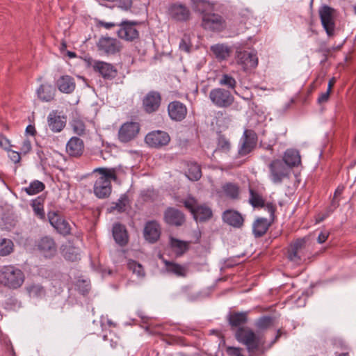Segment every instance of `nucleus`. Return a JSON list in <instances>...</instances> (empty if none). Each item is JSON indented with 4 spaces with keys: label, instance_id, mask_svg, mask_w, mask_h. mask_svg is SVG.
Segmentation results:
<instances>
[{
    "label": "nucleus",
    "instance_id": "nucleus-7",
    "mask_svg": "<svg viewBox=\"0 0 356 356\" xmlns=\"http://www.w3.org/2000/svg\"><path fill=\"white\" fill-rule=\"evenodd\" d=\"M209 97L211 102L219 108H227L233 104L234 100L229 90L221 88L212 89Z\"/></svg>",
    "mask_w": 356,
    "mask_h": 356
},
{
    "label": "nucleus",
    "instance_id": "nucleus-45",
    "mask_svg": "<svg viewBox=\"0 0 356 356\" xmlns=\"http://www.w3.org/2000/svg\"><path fill=\"white\" fill-rule=\"evenodd\" d=\"M219 84L226 86L229 89H234L236 86V81L230 74H223L219 79Z\"/></svg>",
    "mask_w": 356,
    "mask_h": 356
},
{
    "label": "nucleus",
    "instance_id": "nucleus-18",
    "mask_svg": "<svg viewBox=\"0 0 356 356\" xmlns=\"http://www.w3.org/2000/svg\"><path fill=\"white\" fill-rule=\"evenodd\" d=\"M36 247L40 253L45 257L51 258L57 252V245L54 238L50 236H43L40 238Z\"/></svg>",
    "mask_w": 356,
    "mask_h": 356
},
{
    "label": "nucleus",
    "instance_id": "nucleus-57",
    "mask_svg": "<svg viewBox=\"0 0 356 356\" xmlns=\"http://www.w3.org/2000/svg\"><path fill=\"white\" fill-rule=\"evenodd\" d=\"M190 45L185 38H182L179 43V49L186 52L190 51Z\"/></svg>",
    "mask_w": 356,
    "mask_h": 356
},
{
    "label": "nucleus",
    "instance_id": "nucleus-28",
    "mask_svg": "<svg viewBox=\"0 0 356 356\" xmlns=\"http://www.w3.org/2000/svg\"><path fill=\"white\" fill-rule=\"evenodd\" d=\"M113 236L117 243L123 246L128 242L127 232L124 225L116 223L113 227Z\"/></svg>",
    "mask_w": 356,
    "mask_h": 356
},
{
    "label": "nucleus",
    "instance_id": "nucleus-56",
    "mask_svg": "<svg viewBox=\"0 0 356 356\" xmlns=\"http://www.w3.org/2000/svg\"><path fill=\"white\" fill-rule=\"evenodd\" d=\"M266 211H268V212L270 213V216L272 218H273L274 217V213H275V211L276 210V207L275 204H273V203H267V204H264V207Z\"/></svg>",
    "mask_w": 356,
    "mask_h": 356
},
{
    "label": "nucleus",
    "instance_id": "nucleus-27",
    "mask_svg": "<svg viewBox=\"0 0 356 356\" xmlns=\"http://www.w3.org/2000/svg\"><path fill=\"white\" fill-rule=\"evenodd\" d=\"M58 90L66 94H70L75 90L76 83L74 78L68 75L60 76L56 81Z\"/></svg>",
    "mask_w": 356,
    "mask_h": 356
},
{
    "label": "nucleus",
    "instance_id": "nucleus-12",
    "mask_svg": "<svg viewBox=\"0 0 356 356\" xmlns=\"http://www.w3.org/2000/svg\"><path fill=\"white\" fill-rule=\"evenodd\" d=\"M145 141L148 146L160 149L169 144L170 137L167 132L156 130L148 133L145 138Z\"/></svg>",
    "mask_w": 356,
    "mask_h": 356
},
{
    "label": "nucleus",
    "instance_id": "nucleus-40",
    "mask_svg": "<svg viewBox=\"0 0 356 356\" xmlns=\"http://www.w3.org/2000/svg\"><path fill=\"white\" fill-rule=\"evenodd\" d=\"M210 7V3L207 0H195L193 1V10L195 12L201 14L202 17L205 14L210 13V12H208Z\"/></svg>",
    "mask_w": 356,
    "mask_h": 356
},
{
    "label": "nucleus",
    "instance_id": "nucleus-5",
    "mask_svg": "<svg viewBox=\"0 0 356 356\" xmlns=\"http://www.w3.org/2000/svg\"><path fill=\"white\" fill-rule=\"evenodd\" d=\"M321 24L327 36L332 38L335 35V10L329 6L324 5L318 10Z\"/></svg>",
    "mask_w": 356,
    "mask_h": 356
},
{
    "label": "nucleus",
    "instance_id": "nucleus-49",
    "mask_svg": "<svg viewBox=\"0 0 356 356\" xmlns=\"http://www.w3.org/2000/svg\"><path fill=\"white\" fill-rule=\"evenodd\" d=\"M271 324V318L268 316H264L260 318L256 323L257 327L260 329H266Z\"/></svg>",
    "mask_w": 356,
    "mask_h": 356
},
{
    "label": "nucleus",
    "instance_id": "nucleus-25",
    "mask_svg": "<svg viewBox=\"0 0 356 356\" xmlns=\"http://www.w3.org/2000/svg\"><path fill=\"white\" fill-rule=\"evenodd\" d=\"M84 150L83 141L78 137H72L66 145V152L73 157H79L82 155Z\"/></svg>",
    "mask_w": 356,
    "mask_h": 356
},
{
    "label": "nucleus",
    "instance_id": "nucleus-16",
    "mask_svg": "<svg viewBox=\"0 0 356 356\" xmlns=\"http://www.w3.org/2000/svg\"><path fill=\"white\" fill-rule=\"evenodd\" d=\"M98 50L104 54H115L120 51L121 46L120 42L113 38L102 37L97 42Z\"/></svg>",
    "mask_w": 356,
    "mask_h": 356
},
{
    "label": "nucleus",
    "instance_id": "nucleus-10",
    "mask_svg": "<svg viewBox=\"0 0 356 356\" xmlns=\"http://www.w3.org/2000/svg\"><path fill=\"white\" fill-rule=\"evenodd\" d=\"M307 241L305 238H298L291 244L288 249V258L290 261L299 264L307 255Z\"/></svg>",
    "mask_w": 356,
    "mask_h": 356
},
{
    "label": "nucleus",
    "instance_id": "nucleus-44",
    "mask_svg": "<svg viewBox=\"0 0 356 356\" xmlns=\"http://www.w3.org/2000/svg\"><path fill=\"white\" fill-rule=\"evenodd\" d=\"M13 250V243L11 240L3 238L0 240V255L6 256Z\"/></svg>",
    "mask_w": 356,
    "mask_h": 356
},
{
    "label": "nucleus",
    "instance_id": "nucleus-60",
    "mask_svg": "<svg viewBox=\"0 0 356 356\" xmlns=\"http://www.w3.org/2000/svg\"><path fill=\"white\" fill-rule=\"evenodd\" d=\"M99 25L102 26H104L106 29H111V28H112V27L115 26V24H113V23H111V22H99Z\"/></svg>",
    "mask_w": 356,
    "mask_h": 356
},
{
    "label": "nucleus",
    "instance_id": "nucleus-48",
    "mask_svg": "<svg viewBox=\"0 0 356 356\" xmlns=\"http://www.w3.org/2000/svg\"><path fill=\"white\" fill-rule=\"evenodd\" d=\"M72 126L75 134L79 136L84 134L86 127L82 121L74 120L72 122Z\"/></svg>",
    "mask_w": 356,
    "mask_h": 356
},
{
    "label": "nucleus",
    "instance_id": "nucleus-23",
    "mask_svg": "<svg viewBox=\"0 0 356 356\" xmlns=\"http://www.w3.org/2000/svg\"><path fill=\"white\" fill-rule=\"evenodd\" d=\"M47 124L54 133L60 132L66 124V118L59 115L56 111H52L47 116Z\"/></svg>",
    "mask_w": 356,
    "mask_h": 356
},
{
    "label": "nucleus",
    "instance_id": "nucleus-43",
    "mask_svg": "<svg viewBox=\"0 0 356 356\" xmlns=\"http://www.w3.org/2000/svg\"><path fill=\"white\" fill-rule=\"evenodd\" d=\"M43 202L44 200L40 197H38L35 200H33L31 202V207L35 214L41 219L44 218Z\"/></svg>",
    "mask_w": 356,
    "mask_h": 356
},
{
    "label": "nucleus",
    "instance_id": "nucleus-54",
    "mask_svg": "<svg viewBox=\"0 0 356 356\" xmlns=\"http://www.w3.org/2000/svg\"><path fill=\"white\" fill-rule=\"evenodd\" d=\"M227 354L230 356H243L238 348L229 347L227 348Z\"/></svg>",
    "mask_w": 356,
    "mask_h": 356
},
{
    "label": "nucleus",
    "instance_id": "nucleus-50",
    "mask_svg": "<svg viewBox=\"0 0 356 356\" xmlns=\"http://www.w3.org/2000/svg\"><path fill=\"white\" fill-rule=\"evenodd\" d=\"M218 148L223 152H228L230 148L229 141L224 136H220L218 138Z\"/></svg>",
    "mask_w": 356,
    "mask_h": 356
},
{
    "label": "nucleus",
    "instance_id": "nucleus-9",
    "mask_svg": "<svg viewBox=\"0 0 356 356\" xmlns=\"http://www.w3.org/2000/svg\"><path fill=\"white\" fill-rule=\"evenodd\" d=\"M202 26L206 30L220 32L226 29L227 24L221 15L210 13L202 17Z\"/></svg>",
    "mask_w": 356,
    "mask_h": 356
},
{
    "label": "nucleus",
    "instance_id": "nucleus-51",
    "mask_svg": "<svg viewBox=\"0 0 356 356\" xmlns=\"http://www.w3.org/2000/svg\"><path fill=\"white\" fill-rule=\"evenodd\" d=\"M31 149V143L29 139H24L20 147L21 152L24 154L29 153Z\"/></svg>",
    "mask_w": 356,
    "mask_h": 356
},
{
    "label": "nucleus",
    "instance_id": "nucleus-3",
    "mask_svg": "<svg viewBox=\"0 0 356 356\" xmlns=\"http://www.w3.org/2000/svg\"><path fill=\"white\" fill-rule=\"evenodd\" d=\"M236 339L245 345L249 353L257 350L261 344V337L249 327H238L235 333Z\"/></svg>",
    "mask_w": 356,
    "mask_h": 356
},
{
    "label": "nucleus",
    "instance_id": "nucleus-21",
    "mask_svg": "<svg viewBox=\"0 0 356 356\" xmlns=\"http://www.w3.org/2000/svg\"><path fill=\"white\" fill-rule=\"evenodd\" d=\"M222 219L226 224L240 229L243 226L244 218L241 213L236 210L227 209L222 213Z\"/></svg>",
    "mask_w": 356,
    "mask_h": 356
},
{
    "label": "nucleus",
    "instance_id": "nucleus-1",
    "mask_svg": "<svg viewBox=\"0 0 356 356\" xmlns=\"http://www.w3.org/2000/svg\"><path fill=\"white\" fill-rule=\"evenodd\" d=\"M120 170L118 168H97L93 172H98L100 177L95 181L94 184V193L99 198H105L109 196L111 193V183L113 180L117 182L118 175Z\"/></svg>",
    "mask_w": 356,
    "mask_h": 356
},
{
    "label": "nucleus",
    "instance_id": "nucleus-33",
    "mask_svg": "<svg viewBox=\"0 0 356 356\" xmlns=\"http://www.w3.org/2000/svg\"><path fill=\"white\" fill-rule=\"evenodd\" d=\"M165 270L168 273L175 275L177 277H186L187 268L180 264L163 259Z\"/></svg>",
    "mask_w": 356,
    "mask_h": 356
},
{
    "label": "nucleus",
    "instance_id": "nucleus-20",
    "mask_svg": "<svg viewBox=\"0 0 356 356\" xmlns=\"http://www.w3.org/2000/svg\"><path fill=\"white\" fill-rule=\"evenodd\" d=\"M170 16L175 20L179 22L188 21L191 17V11L184 4L175 3L168 9Z\"/></svg>",
    "mask_w": 356,
    "mask_h": 356
},
{
    "label": "nucleus",
    "instance_id": "nucleus-29",
    "mask_svg": "<svg viewBox=\"0 0 356 356\" xmlns=\"http://www.w3.org/2000/svg\"><path fill=\"white\" fill-rule=\"evenodd\" d=\"M270 222L265 218H258L255 220L252 225V232L255 237H261L264 236L269 227Z\"/></svg>",
    "mask_w": 356,
    "mask_h": 356
},
{
    "label": "nucleus",
    "instance_id": "nucleus-11",
    "mask_svg": "<svg viewBox=\"0 0 356 356\" xmlns=\"http://www.w3.org/2000/svg\"><path fill=\"white\" fill-rule=\"evenodd\" d=\"M236 59V63L243 71L251 70L258 65V58L254 51H237Z\"/></svg>",
    "mask_w": 356,
    "mask_h": 356
},
{
    "label": "nucleus",
    "instance_id": "nucleus-31",
    "mask_svg": "<svg viewBox=\"0 0 356 356\" xmlns=\"http://www.w3.org/2000/svg\"><path fill=\"white\" fill-rule=\"evenodd\" d=\"M55 89L51 85L42 84L37 90L38 97L43 102H50L54 97Z\"/></svg>",
    "mask_w": 356,
    "mask_h": 356
},
{
    "label": "nucleus",
    "instance_id": "nucleus-39",
    "mask_svg": "<svg viewBox=\"0 0 356 356\" xmlns=\"http://www.w3.org/2000/svg\"><path fill=\"white\" fill-rule=\"evenodd\" d=\"M249 202L253 207H264V200L258 192L251 188L249 189Z\"/></svg>",
    "mask_w": 356,
    "mask_h": 356
},
{
    "label": "nucleus",
    "instance_id": "nucleus-34",
    "mask_svg": "<svg viewBox=\"0 0 356 356\" xmlns=\"http://www.w3.org/2000/svg\"><path fill=\"white\" fill-rule=\"evenodd\" d=\"M248 321V312H232L228 316V321L232 327L243 325Z\"/></svg>",
    "mask_w": 356,
    "mask_h": 356
},
{
    "label": "nucleus",
    "instance_id": "nucleus-58",
    "mask_svg": "<svg viewBox=\"0 0 356 356\" xmlns=\"http://www.w3.org/2000/svg\"><path fill=\"white\" fill-rule=\"evenodd\" d=\"M329 234L327 232H321L317 238V241L318 243H324L328 238Z\"/></svg>",
    "mask_w": 356,
    "mask_h": 356
},
{
    "label": "nucleus",
    "instance_id": "nucleus-41",
    "mask_svg": "<svg viewBox=\"0 0 356 356\" xmlns=\"http://www.w3.org/2000/svg\"><path fill=\"white\" fill-rule=\"evenodd\" d=\"M170 245L177 255H181L188 250L187 243L174 238H170Z\"/></svg>",
    "mask_w": 356,
    "mask_h": 356
},
{
    "label": "nucleus",
    "instance_id": "nucleus-53",
    "mask_svg": "<svg viewBox=\"0 0 356 356\" xmlns=\"http://www.w3.org/2000/svg\"><path fill=\"white\" fill-rule=\"evenodd\" d=\"M330 95V92L329 91H326L325 92L321 93L317 99V102L319 104L327 102L329 99Z\"/></svg>",
    "mask_w": 356,
    "mask_h": 356
},
{
    "label": "nucleus",
    "instance_id": "nucleus-8",
    "mask_svg": "<svg viewBox=\"0 0 356 356\" xmlns=\"http://www.w3.org/2000/svg\"><path fill=\"white\" fill-rule=\"evenodd\" d=\"M268 168L270 179L275 184H281L284 179L289 177V169L282 160L272 161L268 165Z\"/></svg>",
    "mask_w": 356,
    "mask_h": 356
},
{
    "label": "nucleus",
    "instance_id": "nucleus-17",
    "mask_svg": "<svg viewBox=\"0 0 356 356\" xmlns=\"http://www.w3.org/2000/svg\"><path fill=\"white\" fill-rule=\"evenodd\" d=\"M161 102V94L154 90L149 91L143 99V106L147 113L157 111Z\"/></svg>",
    "mask_w": 356,
    "mask_h": 356
},
{
    "label": "nucleus",
    "instance_id": "nucleus-64",
    "mask_svg": "<svg viewBox=\"0 0 356 356\" xmlns=\"http://www.w3.org/2000/svg\"><path fill=\"white\" fill-rule=\"evenodd\" d=\"M261 145L262 147H264L266 149L272 150V147H273L272 144H267V145H266L265 143L263 140H261Z\"/></svg>",
    "mask_w": 356,
    "mask_h": 356
},
{
    "label": "nucleus",
    "instance_id": "nucleus-38",
    "mask_svg": "<svg viewBox=\"0 0 356 356\" xmlns=\"http://www.w3.org/2000/svg\"><path fill=\"white\" fill-rule=\"evenodd\" d=\"M222 191L226 196L231 199H237L239 196V187L236 184L226 183L222 186Z\"/></svg>",
    "mask_w": 356,
    "mask_h": 356
},
{
    "label": "nucleus",
    "instance_id": "nucleus-55",
    "mask_svg": "<svg viewBox=\"0 0 356 356\" xmlns=\"http://www.w3.org/2000/svg\"><path fill=\"white\" fill-rule=\"evenodd\" d=\"M9 157L15 163H19L21 159L20 154L15 151L10 152Z\"/></svg>",
    "mask_w": 356,
    "mask_h": 356
},
{
    "label": "nucleus",
    "instance_id": "nucleus-59",
    "mask_svg": "<svg viewBox=\"0 0 356 356\" xmlns=\"http://www.w3.org/2000/svg\"><path fill=\"white\" fill-rule=\"evenodd\" d=\"M26 132L31 136H34L36 132L35 127L33 125H28L26 128Z\"/></svg>",
    "mask_w": 356,
    "mask_h": 356
},
{
    "label": "nucleus",
    "instance_id": "nucleus-24",
    "mask_svg": "<svg viewBox=\"0 0 356 356\" xmlns=\"http://www.w3.org/2000/svg\"><path fill=\"white\" fill-rule=\"evenodd\" d=\"M161 228L159 223L155 221H149L144 229V236L150 243L156 242L160 237Z\"/></svg>",
    "mask_w": 356,
    "mask_h": 356
},
{
    "label": "nucleus",
    "instance_id": "nucleus-6",
    "mask_svg": "<svg viewBox=\"0 0 356 356\" xmlns=\"http://www.w3.org/2000/svg\"><path fill=\"white\" fill-rule=\"evenodd\" d=\"M87 65L89 67L99 73L104 79L111 80L118 74V70L114 65L111 63L88 58L86 60Z\"/></svg>",
    "mask_w": 356,
    "mask_h": 356
},
{
    "label": "nucleus",
    "instance_id": "nucleus-26",
    "mask_svg": "<svg viewBox=\"0 0 356 356\" xmlns=\"http://www.w3.org/2000/svg\"><path fill=\"white\" fill-rule=\"evenodd\" d=\"M165 221L171 225L180 226L184 220V214L179 210L174 208H168L164 213Z\"/></svg>",
    "mask_w": 356,
    "mask_h": 356
},
{
    "label": "nucleus",
    "instance_id": "nucleus-42",
    "mask_svg": "<svg viewBox=\"0 0 356 356\" xmlns=\"http://www.w3.org/2000/svg\"><path fill=\"white\" fill-rule=\"evenodd\" d=\"M44 184L38 180L32 181L28 187L24 188L23 190L29 195H35L44 189Z\"/></svg>",
    "mask_w": 356,
    "mask_h": 356
},
{
    "label": "nucleus",
    "instance_id": "nucleus-61",
    "mask_svg": "<svg viewBox=\"0 0 356 356\" xmlns=\"http://www.w3.org/2000/svg\"><path fill=\"white\" fill-rule=\"evenodd\" d=\"M339 205V201L337 200V197H333L332 202H331V207L332 208V210L337 208Z\"/></svg>",
    "mask_w": 356,
    "mask_h": 356
},
{
    "label": "nucleus",
    "instance_id": "nucleus-35",
    "mask_svg": "<svg viewBox=\"0 0 356 356\" xmlns=\"http://www.w3.org/2000/svg\"><path fill=\"white\" fill-rule=\"evenodd\" d=\"M211 51L218 60H222L227 58L230 55V49L223 44H217L211 47Z\"/></svg>",
    "mask_w": 356,
    "mask_h": 356
},
{
    "label": "nucleus",
    "instance_id": "nucleus-46",
    "mask_svg": "<svg viewBox=\"0 0 356 356\" xmlns=\"http://www.w3.org/2000/svg\"><path fill=\"white\" fill-rule=\"evenodd\" d=\"M128 268L133 272V273L136 274L138 277H144L145 271L143 267L141 264L138 262L130 260L127 264Z\"/></svg>",
    "mask_w": 356,
    "mask_h": 356
},
{
    "label": "nucleus",
    "instance_id": "nucleus-36",
    "mask_svg": "<svg viewBox=\"0 0 356 356\" xmlns=\"http://www.w3.org/2000/svg\"><path fill=\"white\" fill-rule=\"evenodd\" d=\"M25 289L31 298H41L46 294L44 288L38 283L29 284L26 286Z\"/></svg>",
    "mask_w": 356,
    "mask_h": 356
},
{
    "label": "nucleus",
    "instance_id": "nucleus-32",
    "mask_svg": "<svg viewBox=\"0 0 356 356\" xmlns=\"http://www.w3.org/2000/svg\"><path fill=\"white\" fill-rule=\"evenodd\" d=\"M283 162L287 167L298 165L301 162L299 152L296 149H287L284 153Z\"/></svg>",
    "mask_w": 356,
    "mask_h": 356
},
{
    "label": "nucleus",
    "instance_id": "nucleus-63",
    "mask_svg": "<svg viewBox=\"0 0 356 356\" xmlns=\"http://www.w3.org/2000/svg\"><path fill=\"white\" fill-rule=\"evenodd\" d=\"M335 82V80L334 79H332L331 80H330L329 83H328V86H327V91H329L330 92H331V90H332V88L334 86V83Z\"/></svg>",
    "mask_w": 356,
    "mask_h": 356
},
{
    "label": "nucleus",
    "instance_id": "nucleus-30",
    "mask_svg": "<svg viewBox=\"0 0 356 356\" xmlns=\"http://www.w3.org/2000/svg\"><path fill=\"white\" fill-rule=\"evenodd\" d=\"M130 201L127 194L122 195L117 202H113L107 209L109 213L117 211L118 213L124 212L129 207Z\"/></svg>",
    "mask_w": 356,
    "mask_h": 356
},
{
    "label": "nucleus",
    "instance_id": "nucleus-22",
    "mask_svg": "<svg viewBox=\"0 0 356 356\" xmlns=\"http://www.w3.org/2000/svg\"><path fill=\"white\" fill-rule=\"evenodd\" d=\"M168 112L172 120L179 122L186 118L187 108L183 103L179 101H174L168 104Z\"/></svg>",
    "mask_w": 356,
    "mask_h": 356
},
{
    "label": "nucleus",
    "instance_id": "nucleus-14",
    "mask_svg": "<svg viewBox=\"0 0 356 356\" xmlns=\"http://www.w3.org/2000/svg\"><path fill=\"white\" fill-rule=\"evenodd\" d=\"M242 144L238 150L241 156H245L255 147L257 141L256 133L251 129H245L241 138Z\"/></svg>",
    "mask_w": 356,
    "mask_h": 356
},
{
    "label": "nucleus",
    "instance_id": "nucleus-19",
    "mask_svg": "<svg viewBox=\"0 0 356 356\" xmlns=\"http://www.w3.org/2000/svg\"><path fill=\"white\" fill-rule=\"evenodd\" d=\"M137 22L123 21L120 24V29L118 31L119 38L127 40L133 41L138 38L139 33L136 29Z\"/></svg>",
    "mask_w": 356,
    "mask_h": 356
},
{
    "label": "nucleus",
    "instance_id": "nucleus-2",
    "mask_svg": "<svg viewBox=\"0 0 356 356\" xmlns=\"http://www.w3.org/2000/svg\"><path fill=\"white\" fill-rule=\"evenodd\" d=\"M24 280V273L15 266H3L0 269V285L6 289H18L23 285Z\"/></svg>",
    "mask_w": 356,
    "mask_h": 356
},
{
    "label": "nucleus",
    "instance_id": "nucleus-15",
    "mask_svg": "<svg viewBox=\"0 0 356 356\" xmlns=\"http://www.w3.org/2000/svg\"><path fill=\"white\" fill-rule=\"evenodd\" d=\"M48 218L51 225L61 235L67 236L70 234V223L59 214L54 211L48 213Z\"/></svg>",
    "mask_w": 356,
    "mask_h": 356
},
{
    "label": "nucleus",
    "instance_id": "nucleus-37",
    "mask_svg": "<svg viewBox=\"0 0 356 356\" xmlns=\"http://www.w3.org/2000/svg\"><path fill=\"white\" fill-rule=\"evenodd\" d=\"M186 175L190 180H199L202 177V171L200 166L196 163H188V170Z\"/></svg>",
    "mask_w": 356,
    "mask_h": 356
},
{
    "label": "nucleus",
    "instance_id": "nucleus-52",
    "mask_svg": "<svg viewBox=\"0 0 356 356\" xmlns=\"http://www.w3.org/2000/svg\"><path fill=\"white\" fill-rule=\"evenodd\" d=\"M120 8L127 10L131 6V0H115L113 1Z\"/></svg>",
    "mask_w": 356,
    "mask_h": 356
},
{
    "label": "nucleus",
    "instance_id": "nucleus-47",
    "mask_svg": "<svg viewBox=\"0 0 356 356\" xmlns=\"http://www.w3.org/2000/svg\"><path fill=\"white\" fill-rule=\"evenodd\" d=\"M64 257L70 261H75L79 259V254L77 250L72 247L65 248L63 250Z\"/></svg>",
    "mask_w": 356,
    "mask_h": 356
},
{
    "label": "nucleus",
    "instance_id": "nucleus-13",
    "mask_svg": "<svg viewBox=\"0 0 356 356\" xmlns=\"http://www.w3.org/2000/svg\"><path fill=\"white\" fill-rule=\"evenodd\" d=\"M140 131V125L137 122H127L124 123L118 131V139L122 143H128L134 139Z\"/></svg>",
    "mask_w": 356,
    "mask_h": 356
},
{
    "label": "nucleus",
    "instance_id": "nucleus-4",
    "mask_svg": "<svg viewBox=\"0 0 356 356\" xmlns=\"http://www.w3.org/2000/svg\"><path fill=\"white\" fill-rule=\"evenodd\" d=\"M185 207L193 214L194 219L199 222H205L213 216L210 207L206 204H198L194 198H188L184 202Z\"/></svg>",
    "mask_w": 356,
    "mask_h": 356
},
{
    "label": "nucleus",
    "instance_id": "nucleus-62",
    "mask_svg": "<svg viewBox=\"0 0 356 356\" xmlns=\"http://www.w3.org/2000/svg\"><path fill=\"white\" fill-rule=\"evenodd\" d=\"M343 189V186H338V188L335 190L334 197L337 198L339 195L342 194Z\"/></svg>",
    "mask_w": 356,
    "mask_h": 356
}]
</instances>
